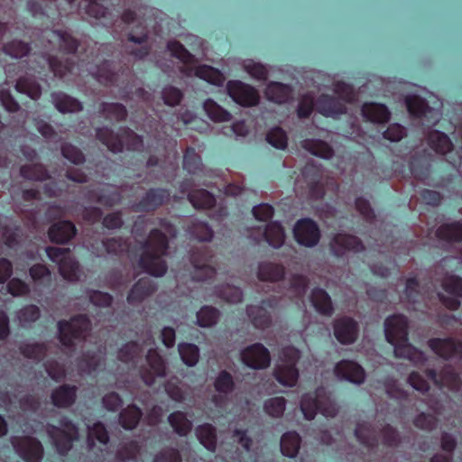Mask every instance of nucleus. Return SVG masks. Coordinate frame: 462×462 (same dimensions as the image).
Returning <instances> with one entry per match:
<instances>
[{
    "label": "nucleus",
    "mask_w": 462,
    "mask_h": 462,
    "mask_svg": "<svg viewBox=\"0 0 462 462\" xmlns=\"http://www.w3.org/2000/svg\"><path fill=\"white\" fill-rule=\"evenodd\" d=\"M18 67L25 69L26 76H21L17 79L16 91L26 95L32 100H37L42 95V88L32 76L37 74L40 79L46 80L45 78L51 71L54 77L63 79L72 72L75 62L71 58L60 59L49 53H33L29 56L27 60L19 61Z\"/></svg>",
    "instance_id": "f257e3e1"
},
{
    "label": "nucleus",
    "mask_w": 462,
    "mask_h": 462,
    "mask_svg": "<svg viewBox=\"0 0 462 462\" xmlns=\"http://www.w3.org/2000/svg\"><path fill=\"white\" fill-rule=\"evenodd\" d=\"M448 295L438 293L441 303L451 310H456L460 306V298H462V278L457 275L446 276L441 284Z\"/></svg>",
    "instance_id": "f3484780"
},
{
    "label": "nucleus",
    "mask_w": 462,
    "mask_h": 462,
    "mask_svg": "<svg viewBox=\"0 0 462 462\" xmlns=\"http://www.w3.org/2000/svg\"><path fill=\"white\" fill-rule=\"evenodd\" d=\"M96 137L114 153L122 152L125 146L132 152L140 151L143 146V137L127 126H121L116 134L109 126L97 127Z\"/></svg>",
    "instance_id": "7ed1b4c3"
},
{
    "label": "nucleus",
    "mask_w": 462,
    "mask_h": 462,
    "mask_svg": "<svg viewBox=\"0 0 462 462\" xmlns=\"http://www.w3.org/2000/svg\"><path fill=\"white\" fill-rule=\"evenodd\" d=\"M156 291L153 282L149 278L139 279L127 294V302L131 305L143 302Z\"/></svg>",
    "instance_id": "c85d7f7f"
},
{
    "label": "nucleus",
    "mask_w": 462,
    "mask_h": 462,
    "mask_svg": "<svg viewBox=\"0 0 462 462\" xmlns=\"http://www.w3.org/2000/svg\"><path fill=\"white\" fill-rule=\"evenodd\" d=\"M275 379L284 386H294L299 379L297 365L282 364L274 370Z\"/></svg>",
    "instance_id": "37998d69"
},
{
    "label": "nucleus",
    "mask_w": 462,
    "mask_h": 462,
    "mask_svg": "<svg viewBox=\"0 0 462 462\" xmlns=\"http://www.w3.org/2000/svg\"><path fill=\"white\" fill-rule=\"evenodd\" d=\"M88 444L90 448L95 446V439L103 445H106L109 442L108 431L104 423L101 421L95 422L88 428Z\"/></svg>",
    "instance_id": "4d7b16f0"
},
{
    "label": "nucleus",
    "mask_w": 462,
    "mask_h": 462,
    "mask_svg": "<svg viewBox=\"0 0 462 462\" xmlns=\"http://www.w3.org/2000/svg\"><path fill=\"white\" fill-rule=\"evenodd\" d=\"M142 347L136 341H129L123 345L117 353V358L119 361L134 365L137 363V358L140 356Z\"/></svg>",
    "instance_id": "8fccbe9b"
},
{
    "label": "nucleus",
    "mask_w": 462,
    "mask_h": 462,
    "mask_svg": "<svg viewBox=\"0 0 462 462\" xmlns=\"http://www.w3.org/2000/svg\"><path fill=\"white\" fill-rule=\"evenodd\" d=\"M213 385L216 392L219 393L218 395H214L212 397V402L216 406H221V402L225 401V397L223 395L226 396L227 394H230L236 387L234 377L226 370H222L218 373L214 380Z\"/></svg>",
    "instance_id": "cd10ccee"
},
{
    "label": "nucleus",
    "mask_w": 462,
    "mask_h": 462,
    "mask_svg": "<svg viewBox=\"0 0 462 462\" xmlns=\"http://www.w3.org/2000/svg\"><path fill=\"white\" fill-rule=\"evenodd\" d=\"M98 112L103 115L106 119H114L117 122L125 121L128 116L125 106L121 103L102 102L98 106Z\"/></svg>",
    "instance_id": "c03bdc74"
},
{
    "label": "nucleus",
    "mask_w": 462,
    "mask_h": 462,
    "mask_svg": "<svg viewBox=\"0 0 462 462\" xmlns=\"http://www.w3.org/2000/svg\"><path fill=\"white\" fill-rule=\"evenodd\" d=\"M60 427L53 424L47 425V434L51 439L56 452L60 457H67L72 449L74 442L79 438L78 426L67 416L59 420Z\"/></svg>",
    "instance_id": "423d86ee"
},
{
    "label": "nucleus",
    "mask_w": 462,
    "mask_h": 462,
    "mask_svg": "<svg viewBox=\"0 0 462 462\" xmlns=\"http://www.w3.org/2000/svg\"><path fill=\"white\" fill-rule=\"evenodd\" d=\"M51 99L55 108L61 114L77 113L83 110L82 102L65 92H51Z\"/></svg>",
    "instance_id": "bb28decb"
},
{
    "label": "nucleus",
    "mask_w": 462,
    "mask_h": 462,
    "mask_svg": "<svg viewBox=\"0 0 462 462\" xmlns=\"http://www.w3.org/2000/svg\"><path fill=\"white\" fill-rule=\"evenodd\" d=\"M216 293L220 299L229 303H239L244 299L242 290L229 284L216 287Z\"/></svg>",
    "instance_id": "052dcab7"
},
{
    "label": "nucleus",
    "mask_w": 462,
    "mask_h": 462,
    "mask_svg": "<svg viewBox=\"0 0 462 462\" xmlns=\"http://www.w3.org/2000/svg\"><path fill=\"white\" fill-rule=\"evenodd\" d=\"M427 143L431 150L441 155L448 153L453 148V143L448 135L439 130L429 132Z\"/></svg>",
    "instance_id": "f704fd0d"
},
{
    "label": "nucleus",
    "mask_w": 462,
    "mask_h": 462,
    "mask_svg": "<svg viewBox=\"0 0 462 462\" xmlns=\"http://www.w3.org/2000/svg\"><path fill=\"white\" fill-rule=\"evenodd\" d=\"M266 141L276 149L284 150L288 145L286 132L281 127L272 128L266 134Z\"/></svg>",
    "instance_id": "774afa93"
},
{
    "label": "nucleus",
    "mask_w": 462,
    "mask_h": 462,
    "mask_svg": "<svg viewBox=\"0 0 462 462\" xmlns=\"http://www.w3.org/2000/svg\"><path fill=\"white\" fill-rule=\"evenodd\" d=\"M265 96L268 100L274 103L286 104L292 97V88L281 82H271L266 87Z\"/></svg>",
    "instance_id": "72a5a7b5"
},
{
    "label": "nucleus",
    "mask_w": 462,
    "mask_h": 462,
    "mask_svg": "<svg viewBox=\"0 0 462 462\" xmlns=\"http://www.w3.org/2000/svg\"><path fill=\"white\" fill-rule=\"evenodd\" d=\"M77 393L76 385L64 383L52 390L51 401L53 406L59 409H68L76 402Z\"/></svg>",
    "instance_id": "b1692460"
},
{
    "label": "nucleus",
    "mask_w": 462,
    "mask_h": 462,
    "mask_svg": "<svg viewBox=\"0 0 462 462\" xmlns=\"http://www.w3.org/2000/svg\"><path fill=\"white\" fill-rule=\"evenodd\" d=\"M183 169L190 174H196L202 170V159L194 147H187L182 161Z\"/></svg>",
    "instance_id": "864d4df0"
},
{
    "label": "nucleus",
    "mask_w": 462,
    "mask_h": 462,
    "mask_svg": "<svg viewBox=\"0 0 462 462\" xmlns=\"http://www.w3.org/2000/svg\"><path fill=\"white\" fill-rule=\"evenodd\" d=\"M243 364L252 369H265L271 364V354L261 343H254L241 351Z\"/></svg>",
    "instance_id": "dca6fc26"
},
{
    "label": "nucleus",
    "mask_w": 462,
    "mask_h": 462,
    "mask_svg": "<svg viewBox=\"0 0 462 462\" xmlns=\"http://www.w3.org/2000/svg\"><path fill=\"white\" fill-rule=\"evenodd\" d=\"M20 174L23 179L30 180H45L50 178L48 171L41 163L21 166Z\"/></svg>",
    "instance_id": "6e6d98bb"
},
{
    "label": "nucleus",
    "mask_w": 462,
    "mask_h": 462,
    "mask_svg": "<svg viewBox=\"0 0 462 462\" xmlns=\"http://www.w3.org/2000/svg\"><path fill=\"white\" fill-rule=\"evenodd\" d=\"M193 183L186 179L180 183L179 190L182 194H188V199L195 208H211L216 205L215 196L204 189L190 190Z\"/></svg>",
    "instance_id": "6ab92c4d"
},
{
    "label": "nucleus",
    "mask_w": 462,
    "mask_h": 462,
    "mask_svg": "<svg viewBox=\"0 0 462 462\" xmlns=\"http://www.w3.org/2000/svg\"><path fill=\"white\" fill-rule=\"evenodd\" d=\"M310 298L316 311L319 314L329 317L334 313L331 298L324 289L314 288Z\"/></svg>",
    "instance_id": "473e14b6"
},
{
    "label": "nucleus",
    "mask_w": 462,
    "mask_h": 462,
    "mask_svg": "<svg viewBox=\"0 0 462 462\" xmlns=\"http://www.w3.org/2000/svg\"><path fill=\"white\" fill-rule=\"evenodd\" d=\"M212 254L205 245L190 251L189 262L194 268L193 279L200 282H209L217 274V270L210 264Z\"/></svg>",
    "instance_id": "6e6552de"
},
{
    "label": "nucleus",
    "mask_w": 462,
    "mask_h": 462,
    "mask_svg": "<svg viewBox=\"0 0 462 462\" xmlns=\"http://www.w3.org/2000/svg\"><path fill=\"white\" fill-rule=\"evenodd\" d=\"M167 49L172 57L180 60L185 65L191 64L194 60V56L180 42H169Z\"/></svg>",
    "instance_id": "338daca9"
},
{
    "label": "nucleus",
    "mask_w": 462,
    "mask_h": 462,
    "mask_svg": "<svg viewBox=\"0 0 462 462\" xmlns=\"http://www.w3.org/2000/svg\"><path fill=\"white\" fill-rule=\"evenodd\" d=\"M226 91L228 96L242 106H256L260 100L257 90L240 80H229L226 84Z\"/></svg>",
    "instance_id": "2eb2a0df"
},
{
    "label": "nucleus",
    "mask_w": 462,
    "mask_h": 462,
    "mask_svg": "<svg viewBox=\"0 0 462 462\" xmlns=\"http://www.w3.org/2000/svg\"><path fill=\"white\" fill-rule=\"evenodd\" d=\"M355 436L360 444L369 449L378 447L379 440L376 429L367 422H361L356 425Z\"/></svg>",
    "instance_id": "c9c22d12"
},
{
    "label": "nucleus",
    "mask_w": 462,
    "mask_h": 462,
    "mask_svg": "<svg viewBox=\"0 0 462 462\" xmlns=\"http://www.w3.org/2000/svg\"><path fill=\"white\" fill-rule=\"evenodd\" d=\"M334 336L343 345L356 342L359 334V325L350 317H342L334 321Z\"/></svg>",
    "instance_id": "aec40b11"
},
{
    "label": "nucleus",
    "mask_w": 462,
    "mask_h": 462,
    "mask_svg": "<svg viewBox=\"0 0 462 462\" xmlns=\"http://www.w3.org/2000/svg\"><path fill=\"white\" fill-rule=\"evenodd\" d=\"M145 358L147 366H142L139 373L143 382L146 385L152 386L157 377L166 375V363L155 348L149 349Z\"/></svg>",
    "instance_id": "ddd939ff"
},
{
    "label": "nucleus",
    "mask_w": 462,
    "mask_h": 462,
    "mask_svg": "<svg viewBox=\"0 0 462 462\" xmlns=\"http://www.w3.org/2000/svg\"><path fill=\"white\" fill-rule=\"evenodd\" d=\"M60 275L69 282H78L80 279L79 263L69 254L64 257L59 264Z\"/></svg>",
    "instance_id": "a18cd8bd"
},
{
    "label": "nucleus",
    "mask_w": 462,
    "mask_h": 462,
    "mask_svg": "<svg viewBox=\"0 0 462 462\" xmlns=\"http://www.w3.org/2000/svg\"><path fill=\"white\" fill-rule=\"evenodd\" d=\"M203 107L212 121L227 122L231 119V114L210 98L205 100Z\"/></svg>",
    "instance_id": "5fc2aeb1"
},
{
    "label": "nucleus",
    "mask_w": 462,
    "mask_h": 462,
    "mask_svg": "<svg viewBox=\"0 0 462 462\" xmlns=\"http://www.w3.org/2000/svg\"><path fill=\"white\" fill-rule=\"evenodd\" d=\"M140 445L136 440H130L122 445L116 452V458L120 461H134L140 452Z\"/></svg>",
    "instance_id": "69168bd1"
},
{
    "label": "nucleus",
    "mask_w": 462,
    "mask_h": 462,
    "mask_svg": "<svg viewBox=\"0 0 462 462\" xmlns=\"http://www.w3.org/2000/svg\"><path fill=\"white\" fill-rule=\"evenodd\" d=\"M142 247L144 251L139 258V267L154 277L163 276L168 270L167 263L163 259L169 249L167 236L162 230L153 228Z\"/></svg>",
    "instance_id": "f03ea898"
},
{
    "label": "nucleus",
    "mask_w": 462,
    "mask_h": 462,
    "mask_svg": "<svg viewBox=\"0 0 462 462\" xmlns=\"http://www.w3.org/2000/svg\"><path fill=\"white\" fill-rule=\"evenodd\" d=\"M317 110L326 117H337L346 114V106L337 97L328 94L320 95L316 102Z\"/></svg>",
    "instance_id": "a878e982"
},
{
    "label": "nucleus",
    "mask_w": 462,
    "mask_h": 462,
    "mask_svg": "<svg viewBox=\"0 0 462 462\" xmlns=\"http://www.w3.org/2000/svg\"><path fill=\"white\" fill-rule=\"evenodd\" d=\"M409 170L416 179L425 180L430 176V163L425 158L412 157L409 162Z\"/></svg>",
    "instance_id": "13d9d810"
},
{
    "label": "nucleus",
    "mask_w": 462,
    "mask_h": 462,
    "mask_svg": "<svg viewBox=\"0 0 462 462\" xmlns=\"http://www.w3.org/2000/svg\"><path fill=\"white\" fill-rule=\"evenodd\" d=\"M178 350L182 362L188 366H194L199 362V349L195 344L180 343Z\"/></svg>",
    "instance_id": "bf43d9fd"
},
{
    "label": "nucleus",
    "mask_w": 462,
    "mask_h": 462,
    "mask_svg": "<svg viewBox=\"0 0 462 462\" xmlns=\"http://www.w3.org/2000/svg\"><path fill=\"white\" fill-rule=\"evenodd\" d=\"M77 232V227L73 222L70 220H60L50 226L48 236L52 243L64 245L74 238Z\"/></svg>",
    "instance_id": "5701e85b"
},
{
    "label": "nucleus",
    "mask_w": 462,
    "mask_h": 462,
    "mask_svg": "<svg viewBox=\"0 0 462 462\" xmlns=\"http://www.w3.org/2000/svg\"><path fill=\"white\" fill-rule=\"evenodd\" d=\"M29 275L34 284L42 289H49L52 284L51 270L42 263H35L29 268Z\"/></svg>",
    "instance_id": "79ce46f5"
},
{
    "label": "nucleus",
    "mask_w": 462,
    "mask_h": 462,
    "mask_svg": "<svg viewBox=\"0 0 462 462\" xmlns=\"http://www.w3.org/2000/svg\"><path fill=\"white\" fill-rule=\"evenodd\" d=\"M171 190L165 188H150L139 201L132 206L134 212H154L170 201Z\"/></svg>",
    "instance_id": "f8f14e48"
},
{
    "label": "nucleus",
    "mask_w": 462,
    "mask_h": 462,
    "mask_svg": "<svg viewBox=\"0 0 462 462\" xmlns=\"http://www.w3.org/2000/svg\"><path fill=\"white\" fill-rule=\"evenodd\" d=\"M302 147L311 154L323 159H330L334 155L333 148L322 140L305 139L302 141Z\"/></svg>",
    "instance_id": "49530a36"
},
{
    "label": "nucleus",
    "mask_w": 462,
    "mask_h": 462,
    "mask_svg": "<svg viewBox=\"0 0 462 462\" xmlns=\"http://www.w3.org/2000/svg\"><path fill=\"white\" fill-rule=\"evenodd\" d=\"M196 435L200 444L208 451L215 452L217 449V430L210 423L199 425L196 429Z\"/></svg>",
    "instance_id": "58836bf2"
},
{
    "label": "nucleus",
    "mask_w": 462,
    "mask_h": 462,
    "mask_svg": "<svg viewBox=\"0 0 462 462\" xmlns=\"http://www.w3.org/2000/svg\"><path fill=\"white\" fill-rule=\"evenodd\" d=\"M59 341L65 348L74 350L76 342H84L92 328V322L86 314H77L69 320L57 323Z\"/></svg>",
    "instance_id": "20e7f679"
},
{
    "label": "nucleus",
    "mask_w": 462,
    "mask_h": 462,
    "mask_svg": "<svg viewBox=\"0 0 462 462\" xmlns=\"http://www.w3.org/2000/svg\"><path fill=\"white\" fill-rule=\"evenodd\" d=\"M335 375L350 383L360 384L365 381L364 368L357 363L350 360L339 361L334 368Z\"/></svg>",
    "instance_id": "4be33fe9"
},
{
    "label": "nucleus",
    "mask_w": 462,
    "mask_h": 462,
    "mask_svg": "<svg viewBox=\"0 0 462 462\" xmlns=\"http://www.w3.org/2000/svg\"><path fill=\"white\" fill-rule=\"evenodd\" d=\"M143 417L142 410L135 404H129L119 413V423L125 430H134Z\"/></svg>",
    "instance_id": "ea45409f"
},
{
    "label": "nucleus",
    "mask_w": 462,
    "mask_h": 462,
    "mask_svg": "<svg viewBox=\"0 0 462 462\" xmlns=\"http://www.w3.org/2000/svg\"><path fill=\"white\" fill-rule=\"evenodd\" d=\"M284 276L285 267L282 264L263 262L258 265L257 277L260 281L278 282Z\"/></svg>",
    "instance_id": "e433bc0d"
},
{
    "label": "nucleus",
    "mask_w": 462,
    "mask_h": 462,
    "mask_svg": "<svg viewBox=\"0 0 462 462\" xmlns=\"http://www.w3.org/2000/svg\"><path fill=\"white\" fill-rule=\"evenodd\" d=\"M5 54L14 58H23L30 53L31 46L28 42L13 40L3 46Z\"/></svg>",
    "instance_id": "0e129e2a"
},
{
    "label": "nucleus",
    "mask_w": 462,
    "mask_h": 462,
    "mask_svg": "<svg viewBox=\"0 0 462 462\" xmlns=\"http://www.w3.org/2000/svg\"><path fill=\"white\" fill-rule=\"evenodd\" d=\"M195 75L217 87L223 86L226 78L224 74L217 69H215L209 65H199L195 69Z\"/></svg>",
    "instance_id": "09e8293b"
},
{
    "label": "nucleus",
    "mask_w": 462,
    "mask_h": 462,
    "mask_svg": "<svg viewBox=\"0 0 462 462\" xmlns=\"http://www.w3.org/2000/svg\"><path fill=\"white\" fill-rule=\"evenodd\" d=\"M361 113L365 121L376 124H385L391 117V113L385 105L374 102L364 103Z\"/></svg>",
    "instance_id": "7c9ffc66"
},
{
    "label": "nucleus",
    "mask_w": 462,
    "mask_h": 462,
    "mask_svg": "<svg viewBox=\"0 0 462 462\" xmlns=\"http://www.w3.org/2000/svg\"><path fill=\"white\" fill-rule=\"evenodd\" d=\"M15 448L24 462H41L43 457L42 444L33 437H24Z\"/></svg>",
    "instance_id": "412c9836"
},
{
    "label": "nucleus",
    "mask_w": 462,
    "mask_h": 462,
    "mask_svg": "<svg viewBox=\"0 0 462 462\" xmlns=\"http://www.w3.org/2000/svg\"><path fill=\"white\" fill-rule=\"evenodd\" d=\"M90 74L97 81L106 87L117 85V73L114 71L113 63L108 60H104L96 65Z\"/></svg>",
    "instance_id": "2f4dec72"
},
{
    "label": "nucleus",
    "mask_w": 462,
    "mask_h": 462,
    "mask_svg": "<svg viewBox=\"0 0 462 462\" xmlns=\"http://www.w3.org/2000/svg\"><path fill=\"white\" fill-rule=\"evenodd\" d=\"M329 249L336 257H343L346 253H361L365 245L356 236L346 233H337L329 243Z\"/></svg>",
    "instance_id": "a211bd4d"
},
{
    "label": "nucleus",
    "mask_w": 462,
    "mask_h": 462,
    "mask_svg": "<svg viewBox=\"0 0 462 462\" xmlns=\"http://www.w3.org/2000/svg\"><path fill=\"white\" fill-rule=\"evenodd\" d=\"M188 231L192 237L201 242L211 241L214 233L211 226L207 222L194 219L188 226Z\"/></svg>",
    "instance_id": "603ef678"
},
{
    "label": "nucleus",
    "mask_w": 462,
    "mask_h": 462,
    "mask_svg": "<svg viewBox=\"0 0 462 462\" xmlns=\"http://www.w3.org/2000/svg\"><path fill=\"white\" fill-rule=\"evenodd\" d=\"M430 350L447 361H462V340L453 337H433L427 342Z\"/></svg>",
    "instance_id": "9d476101"
},
{
    "label": "nucleus",
    "mask_w": 462,
    "mask_h": 462,
    "mask_svg": "<svg viewBox=\"0 0 462 462\" xmlns=\"http://www.w3.org/2000/svg\"><path fill=\"white\" fill-rule=\"evenodd\" d=\"M21 355L29 359L41 360L47 353V346L44 343H27L20 346Z\"/></svg>",
    "instance_id": "680f3d73"
},
{
    "label": "nucleus",
    "mask_w": 462,
    "mask_h": 462,
    "mask_svg": "<svg viewBox=\"0 0 462 462\" xmlns=\"http://www.w3.org/2000/svg\"><path fill=\"white\" fill-rule=\"evenodd\" d=\"M286 408L284 397H272L264 401L263 411L273 418L282 417Z\"/></svg>",
    "instance_id": "e2e57ef3"
},
{
    "label": "nucleus",
    "mask_w": 462,
    "mask_h": 462,
    "mask_svg": "<svg viewBox=\"0 0 462 462\" xmlns=\"http://www.w3.org/2000/svg\"><path fill=\"white\" fill-rule=\"evenodd\" d=\"M300 410L308 420H313L319 412L327 418H334L338 411L336 402L324 387H318L315 391L303 394Z\"/></svg>",
    "instance_id": "39448f33"
},
{
    "label": "nucleus",
    "mask_w": 462,
    "mask_h": 462,
    "mask_svg": "<svg viewBox=\"0 0 462 462\" xmlns=\"http://www.w3.org/2000/svg\"><path fill=\"white\" fill-rule=\"evenodd\" d=\"M278 305L279 300L275 296H271L262 300L261 305H248L246 315L255 328L265 329L273 323L272 315L267 309L273 310Z\"/></svg>",
    "instance_id": "9b49d317"
},
{
    "label": "nucleus",
    "mask_w": 462,
    "mask_h": 462,
    "mask_svg": "<svg viewBox=\"0 0 462 462\" xmlns=\"http://www.w3.org/2000/svg\"><path fill=\"white\" fill-rule=\"evenodd\" d=\"M436 237L445 245H454L462 242V219L446 222L438 226Z\"/></svg>",
    "instance_id": "393cba45"
},
{
    "label": "nucleus",
    "mask_w": 462,
    "mask_h": 462,
    "mask_svg": "<svg viewBox=\"0 0 462 462\" xmlns=\"http://www.w3.org/2000/svg\"><path fill=\"white\" fill-rule=\"evenodd\" d=\"M384 335L393 346L394 356L404 357V315L394 314L384 320Z\"/></svg>",
    "instance_id": "1a4fd4ad"
},
{
    "label": "nucleus",
    "mask_w": 462,
    "mask_h": 462,
    "mask_svg": "<svg viewBox=\"0 0 462 462\" xmlns=\"http://www.w3.org/2000/svg\"><path fill=\"white\" fill-rule=\"evenodd\" d=\"M168 421L173 430L180 437H186L192 430V422L183 411H176L168 416Z\"/></svg>",
    "instance_id": "de8ad7c7"
},
{
    "label": "nucleus",
    "mask_w": 462,
    "mask_h": 462,
    "mask_svg": "<svg viewBox=\"0 0 462 462\" xmlns=\"http://www.w3.org/2000/svg\"><path fill=\"white\" fill-rule=\"evenodd\" d=\"M48 42L51 45L59 44V49L67 54H75L78 51L79 42L71 34L61 30H53L48 33Z\"/></svg>",
    "instance_id": "c756f323"
},
{
    "label": "nucleus",
    "mask_w": 462,
    "mask_h": 462,
    "mask_svg": "<svg viewBox=\"0 0 462 462\" xmlns=\"http://www.w3.org/2000/svg\"><path fill=\"white\" fill-rule=\"evenodd\" d=\"M197 324L201 328L215 326L220 318V311L212 306H202L197 312Z\"/></svg>",
    "instance_id": "3c124183"
},
{
    "label": "nucleus",
    "mask_w": 462,
    "mask_h": 462,
    "mask_svg": "<svg viewBox=\"0 0 462 462\" xmlns=\"http://www.w3.org/2000/svg\"><path fill=\"white\" fill-rule=\"evenodd\" d=\"M301 443V438L296 431H287L280 442L281 452L283 456L293 458L296 457Z\"/></svg>",
    "instance_id": "4c0bfd02"
},
{
    "label": "nucleus",
    "mask_w": 462,
    "mask_h": 462,
    "mask_svg": "<svg viewBox=\"0 0 462 462\" xmlns=\"http://www.w3.org/2000/svg\"><path fill=\"white\" fill-rule=\"evenodd\" d=\"M435 103L438 106H430L424 98L406 94V111L427 128L436 125L442 116L441 105L438 100Z\"/></svg>",
    "instance_id": "0eeeda50"
},
{
    "label": "nucleus",
    "mask_w": 462,
    "mask_h": 462,
    "mask_svg": "<svg viewBox=\"0 0 462 462\" xmlns=\"http://www.w3.org/2000/svg\"><path fill=\"white\" fill-rule=\"evenodd\" d=\"M293 235L299 245L310 248L316 246L321 237L318 224L309 217L299 219L296 222Z\"/></svg>",
    "instance_id": "4468645a"
},
{
    "label": "nucleus",
    "mask_w": 462,
    "mask_h": 462,
    "mask_svg": "<svg viewBox=\"0 0 462 462\" xmlns=\"http://www.w3.org/2000/svg\"><path fill=\"white\" fill-rule=\"evenodd\" d=\"M264 240L273 247L280 248L285 240L283 226L277 221L269 222L263 229Z\"/></svg>",
    "instance_id": "a19ab883"
}]
</instances>
